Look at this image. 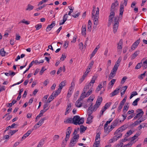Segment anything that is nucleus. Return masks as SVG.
<instances>
[{"mask_svg": "<svg viewBox=\"0 0 147 147\" xmlns=\"http://www.w3.org/2000/svg\"><path fill=\"white\" fill-rule=\"evenodd\" d=\"M99 8L97 7L96 9L95 6L93 7V9L92 12V18L93 19L94 25H97L98 23L99 18Z\"/></svg>", "mask_w": 147, "mask_h": 147, "instance_id": "obj_1", "label": "nucleus"}, {"mask_svg": "<svg viewBox=\"0 0 147 147\" xmlns=\"http://www.w3.org/2000/svg\"><path fill=\"white\" fill-rule=\"evenodd\" d=\"M128 127V125L125 124L118 128L114 132L115 136L118 139L121 138L122 136L121 133L125 130Z\"/></svg>", "mask_w": 147, "mask_h": 147, "instance_id": "obj_2", "label": "nucleus"}, {"mask_svg": "<svg viewBox=\"0 0 147 147\" xmlns=\"http://www.w3.org/2000/svg\"><path fill=\"white\" fill-rule=\"evenodd\" d=\"M84 122V118H80L78 115L74 116L73 118L72 123L75 125H80L83 124Z\"/></svg>", "mask_w": 147, "mask_h": 147, "instance_id": "obj_3", "label": "nucleus"}, {"mask_svg": "<svg viewBox=\"0 0 147 147\" xmlns=\"http://www.w3.org/2000/svg\"><path fill=\"white\" fill-rule=\"evenodd\" d=\"M119 17H115L114 18V19L112 23L113 24V32L115 33L118 29L119 25Z\"/></svg>", "mask_w": 147, "mask_h": 147, "instance_id": "obj_4", "label": "nucleus"}, {"mask_svg": "<svg viewBox=\"0 0 147 147\" xmlns=\"http://www.w3.org/2000/svg\"><path fill=\"white\" fill-rule=\"evenodd\" d=\"M79 138V134L74 136L71 140L70 143L69 144V147H73L78 142Z\"/></svg>", "mask_w": 147, "mask_h": 147, "instance_id": "obj_5", "label": "nucleus"}, {"mask_svg": "<svg viewBox=\"0 0 147 147\" xmlns=\"http://www.w3.org/2000/svg\"><path fill=\"white\" fill-rule=\"evenodd\" d=\"M102 100V98L101 97H98L96 100L95 104L94 107L93 106L92 110H97V108L99 107L100 105Z\"/></svg>", "mask_w": 147, "mask_h": 147, "instance_id": "obj_6", "label": "nucleus"}, {"mask_svg": "<svg viewBox=\"0 0 147 147\" xmlns=\"http://www.w3.org/2000/svg\"><path fill=\"white\" fill-rule=\"evenodd\" d=\"M115 10L110 9V13L109 15L108 18V26H109V25H110L112 23V22H113V19L115 17Z\"/></svg>", "mask_w": 147, "mask_h": 147, "instance_id": "obj_7", "label": "nucleus"}, {"mask_svg": "<svg viewBox=\"0 0 147 147\" xmlns=\"http://www.w3.org/2000/svg\"><path fill=\"white\" fill-rule=\"evenodd\" d=\"M59 94V91H58L56 90L55 92H53L47 100L48 102H50Z\"/></svg>", "mask_w": 147, "mask_h": 147, "instance_id": "obj_8", "label": "nucleus"}, {"mask_svg": "<svg viewBox=\"0 0 147 147\" xmlns=\"http://www.w3.org/2000/svg\"><path fill=\"white\" fill-rule=\"evenodd\" d=\"M95 98V96L93 94L91 95L90 97L88 99V102H90V107L88 108V110H92V109L93 108V107H92L93 103L92 102L94 100Z\"/></svg>", "mask_w": 147, "mask_h": 147, "instance_id": "obj_9", "label": "nucleus"}, {"mask_svg": "<svg viewBox=\"0 0 147 147\" xmlns=\"http://www.w3.org/2000/svg\"><path fill=\"white\" fill-rule=\"evenodd\" d=\"M121 123L119 122V119L118 118L116 119L112 123L111 125L110 130L111 131L116 126L120 124Z\"/></svg>", "mask_w": 147, "mask_h": 147, "instance_id": "obj_10", "label": "nucleus"}, {"mask_svg": "<svg viewBox=\"0 0 147 147\" xmlns=\"http://www.w3.org/2000/svg\"><path fill=\"white\" fill-rule=\"evenodd\" d=\"M126 97H125L121 102L120 103L118 107V110H121L122 108L125 103L126 101Z\"/></svg>", "mask_w": 147, "mask_h": 147, "instance_id": "obj_11", "label": "nucleus"}, {"mask_svg": "<svg viewBox=\"0 0 147 147\" xmlns=\"http://www.w3.org/2000/svg\"><path fill=\"white\" fill-rule=\"evenodd\" d=\"M66 83V81L65 80L63 81H62L61 83L60 84L59 86V88H58V90H56L57 91H59V93H60L61 90L62 88L65 86V85Z\"/></svg>", "mask_w": 147, "mask_h": 147, "instance_id": "obj_12", "label": "nucleus"}, {"mask_svg": "<svg viewBox=\"0 0 147 147\" xmlns=\"http://www.w3.org/2000/svg\"><path fill=\"white\" fill-rule=\"evenodd\" d=\"M117 71V70L114 69L113 68L110 74L109 79H112L115 76Z\"/></svg>", "mask_w": 147, "mask_h": 147, "instance_id": "obj_13", "label": "nucleus"}, {"mask_svg": "<svg viewBox=\"0 0 147 147\" xmlns=\"http://www.w3.org/2000/svg\"><path fill=\"white\" fill-rule=\"evenodd\" d=\"M140 43V40H138L136 41L133 44L131 47V49L132 50H134L138 46Z\"/></svg>", "mask_w": 147, "mask_h": 147, "instance_id": "obj_14", "label": "nucleus"}, {"mask_svg": "<svg viewBox=\"0 0 147 147\" xmlns=\"http://www.w3.org/2000/svg\"><path fill=\"white\" fill-rule=\"evenodd\" d=\"M119 5V3L116 0L114 3H113L112 4L111 9L115 10V7L118 6Z\"/></svg>", "mask_w": 147, "mask_h": 147, "instance_id": "obj_15", "label": "nucleus"}, {"mask_svg": "<svg viewBox=\"0 0 147 147\" xmlns=\"http://www.w3.org/2000/svg\"><path fill=\"white\" fill-rule=\"evenodd\" d=\"M86 25H83L82 29V35L85 36L86 35Z\"/></svg>", "mask_w": 147, "mask_h": 147, "instance_id": "obj_16", "label": "nucleus"}, {"mask_svg": "<svg viewBox=\"0 0 147 147\" xmlns=\"http://www.w3.org/2000/svg\"><path fill=\"white\" fill-rule=\"evenodd\" d=\"M126 116L123 115L119 116V118L118 119H119L120 123H121L122 122L126 119Z\"/></svg>", "mask_w": 147, "mask_h": 147, "instance_id": "obj_17", "label": "nucleus"}, {"mask_svg": "<svg viewBox=\"0 0 147 147\" xmlns=\"http://www.w3.org/2000/svg\"><path fill=\"white\" fill-rule=\"evenodd\" d=\"M111 104V102H109L106 103L105 106L103 107L102 110H106L110 107Z\"/></svg>", "mask_w": 147, "mask_h": 147, "instance_id": "obj_18", "label": "nucleus"}, {"mask_svg": "<svg viewBox=\"0 0 147 147\" xmlns=\"http://www.w3.org/2000/svg\"><path fill=\"white\" fill-rule=\"evenodd\" d=\"M119 88H117L112 92L111 93V94H110L111 96V97H112V96H113L117 94L119 92Z\"/></svg>", "mask_w": 147, "mask_h": 147, "instance_id": "obj_19", "label": "nucleus"}, {"mask_svg": "<svg viewBox=\"0 0 147 147\" xmlns=\"http://www.w3.org/2000/svg\"><path fill=\"white\" fill-rule=\"evenodd\" d=\"M124 11V6L123 4H121L120 8L119 16L122 17Z\"/></svg>", "mask_w": 147, "mask_h": 147, "instance_id": "obj_20", "label": "nucleus"}, {"mask_svg": "<svg viewBox=\"0 0 147 147\" xmlns=\"http://www.w3.org/2000/svg\"><path fill=\"white\" fill-rule=\"evenodd\" d=\"M86 97H87L86 94V92L83 90V92L82 94L79 99H80V100H82Z\"/></svg>", "mask_w": 147, "mask_h": 147, "instance_id": "obj_21", "label": "nucleus"}, {"mask_svg": "<svg viewBox=\"0 0 147 147\" xmlns=\"http://www.w3.org/2000/svg\"><path fill=\"white\" fill-rule=\"evenodd\" d=\"M93 118V116H88L87 120L86 123L88 124L91 123L92 121V119Z\"/></svg>", "mask_w": 147, "mask_h": 147, "instance_id": "obj_22", "label": "nucleus"}, {"mask_svg": "<svg viewBox=\"0 0 147 147\" xmlns=\"http://www.w3.org/2000/svg\"><path fill=\"white\" fill-rule=\"evenodd\" d=\"M141 111L140 112L138 113L137 114L136 116L134 117L135 119H136L137 118H140L144 114V112L143 111Z\"/></svg>", "mask_w": 147, "mask_h": 147, "instance_id": "obj_23", "label": "nucleus"}, {"mask_svg": "<svg viewBox=\"0 0 147 147\" xmlns=\"http://www.w3.org/2000/svg\"><path fill=\"white\" fill-rule=\"evenodd\" d=\"M139 54V51H137L135 52L131 56V59H134L136 58Z\"/></svg>", "mask_w": 147, "mask_h": 147, "instance_id": "obj_24", "label": "nucleus"}, {"mask_svg": "<svg viewBox=\"0 0 147 147\" xmlns=\"http://www.w3.org/2000/svg\"><path fill=\"white\" fill-rule=\"evenodd\" d=\"M49 103L50 102H48V101L47 100L45 102L44 104L43 105V108L44 109H45V110H47L48 109L47 107L49 105Z\"/></svg>", "mask_w": 147, "mask_h": 147, "instance_id": "obj_25", "label": "nucleus"}, {"mask_svg": "<svg viewBox=\"0 0 147 147\" xmlns=\"http://www.w3.org/2000/svg\"><path fill=\"white\" fill-rule=\"evenodd\" d=\"M92 23L90 20H89L88 24V31H91L92 29Z\"/></svg>", "mask_w": 147, "mask_h": 147, "instance_id": "obj_26", "label": "nucleus"}, {"mask_svg": "<svg viewBox=\"0 0 147 147\" xmlns=\"http://www.w3.org/2000/svg\"><path fill=\"white\" fill-rule=\"evenodd\" d=\"M127 88V86H125L123 87V89L121 91V96L125 94Z\"/></svg>", "mask_w": 147, "mask_h": 147, "instance_id": "obj_27", "label": "nucleus"}, {"mask_svg": "<svg viewBox=\"0 0 147 147\" xmlns=\"http://www.w3.org/2000/svg\"><path fill=\"white\" fill-rule=\"evenodd\" d=\"M145 59V58H143L142 60V61L140 63H138L136 65V67H135V69H138L141 67V65H142V61L143 60Z\"/></svg>", "mask_w": 147, "mask_h": 147, "instance_id": "obj_28", "label": "nucleus"}, {"mask_svg": "<svg viewBox=\"0 0 147 147\" xmlns=\"http://www.w3.org/2000/svg\"><path fill=\"white\" fill-rule=\"evenodd\" d=\"M34 8V7L33 6L29 4L28 5L27 8L26 9V11H30L33 9Z\"/></svg>", "mask_w": 147, "mask_h": 147, "instance_id": "obj_29", "label": "nucleus"}, {"mask_svg": "<svg viewBox=\"0 0 147 147\" xmlns=\"http://www.w3.org/2000/svg\"><path fill=\"white\" fill-rule=\"evenodd\" d=\"M97 77L98 76L96 75L92 77L91 80L90 82V84H93L95 82V80L97 79Z\"/></svg>", "mask_w": 147, "mask_h": 147, "instance_id": "obj_30", "label": "nucleus"}, {"mask_svg": "<svg viewBox=\"0 0 147 147\" xmlns=\"http://www.w3.org/2000/svg\"><path fill=\"white\" fill-rule=\"evenodd\" d=\"M118 140V139L114 136L113 138H112L109 140V143H112L115 141H116Z\"/></svg>", "mask_w": 147, "mask_h": 147, "instance_id": "obj_31", "label": "nucleus"}, {"mask_svg": "<svg viewBox=\"0 0 147 147\" xmlns=\"http://www.w3.org/2000/svg\"><path fill=\"white\" fill-rule=\"evenodd\" d=\"M45 111H41L40 113L37 116L36 118V121H37V120L40 117L43 115V114L45 112Z\"/></svg>", "mask_w": 147, "mask_h": 147, "instance_id": "obj_32", "label": "nucleus"}, {"mask_svg": "<svg viewBox=\"0 0 147 147\" xmlns=\"http://www.w3.org/2000/svg\"><path fill=\"white\" fill-rule=\"evenodd\" d=\"M80 99L77 100L76 102L75 105L76 107H80L82 106V104L81 102L80 101Z\"/></svg>", "mask_w": 147, "mask_h": 147, "instance_id": "obj_33", "label": "nucleus"}, {"mask_svg": "<svg viewBox=\"0 0 147 147\" xmlns=\"http://www.w3.org/2000/svg\"><path fill=\"white\" fill-rule=\"evenodd\" d=\"M116 80L114 79H112L111 81L109 83V85L110 86H111V88H112V86H113L114 84L116 82Z\"/></svg>", "mask_w": 147, "mask_h": 147, "instance_id": "obj_34", "label": "nucleus"}, {"mask_svg": "<svg viewBox=\"0 0 147 147\" xmlns=\"http://www.w3.org/2000/svg\"><path fill=\"white\" fill-rule=\"evenodd\" d=\"M47 117H45L41 119L38 122L40 123V126H41L43 123L44 121L47 119Z\"/></svg>", "mask_w": 147, "mask_h": 147, "instance_id": "obj_35", "label": "nucleus"}, {"mask_svg": "<svg viewBox=\"0 0 147 147\" xmlns=\"http://www.w3.org/2000/svg\"><path fill=\"white\" fill-rule=\"evenodd\" d=\"M100 134L99 133L97 134L96 136L95 141L100 142Z\"/></svg>", "mask_w": 147, "mask_h": 147, "instance_id": "obj_36", "label": "nucleus"}, {"mask_svg": "<svg viewBox=\"0 0 147 147\" xmlns=\"http://www.w3.org/2000/svg\"><path fill=\"white\" fill-rule=\"evenodd\" d=\"M0 53L1 56L3 57L5 56L6 52L4 51V48L1 49L0 51Z\"/></svg>", "mask_w": 147, "mask_h": 147, "instance_id": "obj_37", "label": "nucleus"}, {"mask_svg": "<svg viewBox=\"0 0 147 147\" xmlns=\"http://www.w3.org/2000/svg\"><path fill=\"white\" fill-rule=\"evenodd\" d=\"M86 127L83 126H81L80 128V132L82 133L86 129Z\"/></svg>", "mask_w": 147, "mask_h": 147, "instance_id": "obj_38", "label": "nucleus"}, {"mask_svg": "<svg viewBox=\"0 0 147 147\" xmlns=\"http://www.w3.org/2000/svg\"><path fill=\"white\" fill-rule=\"evenodd\" d=\"M142 65L144 69H146L147 67V59L143 62Z\"/></svg>", "mask_w": 147, "mask_h": 147, "instance_id": "obj_39", "label": "nucleus"}, {"mask_svg": "<svg viewBox=\"0 0 147 147\" xmlns=\"http://www.w3.org/2000/svg\"><path fill=\"white\" fill-rule=\"evenodd\" d=\"M73 119L72 118H69L64 121L65 123H72Z\"/></svg>", "mask_w": 147, "mask_h": 147, "instance_id": "obj_40", "label": "nucleus"}, {"mask_svg": "<svg viewBox=\"0 0 147 147\" xmlns=\"http://www.w3.org/2000/svg\"><path fill=\"white\" fill-rule=\"evenodd\" d=\"M68 8L70 10L69 12L68 15L69 16H71V13L73 12V10L74 9V8L71 6H69L68 7Z\"/></svg>", "mask_w": 147, "mask_h": 147, "instance_id": "obj_41", "label": "nucleus"}, {"mask_svg": "<svg viewBox=\"0 0 147 147\" xmlns=\"http://www.w3.org/2000/svg\"><path fill=\"white\" fill-rule=\"evenodd\" d=\"M120 65V63L116 62L113 68L115 70H117L118 67Z\"/></svg>", "mask_w": 147, "mask_h": 147, "instance_id": "obj_42", "label": "nucleus"}, {"mask_svg": "<svg viewBox=\"0 0 147 147\" xmlns=\"http://www.w3.org/2000/svg\"><path fill=\"white\" fill-rule=\"evenodd\" d=\"M129 103L126 102L125 105L123 110H127L129 108Z\"/></svg>", "mask_w": 147, "mask_h": 147, "instance_id": "obj_43", "label": "nucleus"}, {"mask_svg": "<svg viewBox=\"0 0 147 147\" xmlns=\"http://www.w3.org/2000/svg\"><path fill=\"white\" fill-rule=\"evenodd\" d=\"M42 25L41 24H39L35 26V27L36 28V30H37L40 29L42 28Z\"/></svg>", "mask_w": 147, "mask_h": 147, "instance_id": "obj_44", "label": "nucleus"}, {"mask_svg": "<svg viewBox=\"0 0 147 147\" xmlns=\"http://www.w3.org/2000/svg\"><path fill=\"white\" fill-rule=\"evenodd\" d=\"M71 128L70 127H68L67 129L66 132V134H69L70 135L71 132Z\"/></svg>", "mask_w": 147, "mask_h": 147, "instance_id": "obj_45", "label": "nucleus"}, {"mask_svg": "<svg viewBox=\"0 0 147 147\" xmlns=\"http://www.w3.org/2000/svg\"><path fill=\"white\" fill-rule=\"evenodd\" d=\"M133 144L132 141H130L127 144L125 145L123 147H131Z\"/></svg>", "mask_w": 147, "mask_h": 147, "instance_id": "obj_46", "label": "nucleus"}, {"mask_svg": "<svg viewBox=\"0 0 147 147\" xmlns=\"http://www.w3.org/2000/svg\"><path fill=\"white\" fill-rule=\"evenodd\" d=\"M138 93L136 91H134L132 92V94L131 95L129 98L130 99L133 96L138 95Z\"/></svg>", "mask_w": 147, "mask_h": 147, "instance_id": "obj_47", "label": "nucleus"}, {"mask_svg": "<svg viewBox=\"0 0 147 147\" xmlns=\"http://www.w3.org/2000/svg\"><path fill=\"white\" fill-rule=\"evenodd\" d=\"M142 122V121H139L138 120H137L134 123H133L132 124L133 126H135L137 125H138V124Z\"/></svg>", "mask_w": 147, "mask_h": 147, "instance_id": "obj_48", "label": "nucleus"}, {"mask_svg": "<svg viewBox=\"0 0 147 147\" xmlns=\"http://www.w3.org/2000/svg\"><path fill=\"white\" fill-rule=\"evenodd\" d=\"M32 132L30 130H29L24 135V137H25L26 138L30 134H31Z\"/></svg>", "mask_w": 147, "mask_h": 147, "instance_id": "obj_49", "label": "nucleus"}, {"mask_svg": "<svg viewBox=\"0 0 147 147\" xmlns=\"http://www.w3.org/2000/svg\"><path fill=\"white\" fill-rule=\"evenodd\" d=\"M100 142H95L93 144V147H100Z\"/></svg>", "mask_w": 147, "mask_h": 147, "instance_id": "obj_50", "label": "nucleus"}, {"mask_svg": "<svg viewBox=\"0 0 147 147\" xmlns=\"http://www.w3.org/2000/svg\"><path fill=\"white\" fill-rule=\"evenodd\" d=\"M93 91V89L92 88H90L88 92L87 93L86 95L87 97L89 95L91 94L92 93V91Z\"/></svg>", "mask_w": 147, "mask_h": 147, "instance_id": "obj_51", "label": "nucleus"}, {"mask_svg": "<svg viewBox=\"0 0 147 147\" xmlns=\"http://www.w3.org/2000/svg\"><path fill=\"white\" fill-rule=\"evenodd\" d=\"M47 5V4H44L42 6H41L39 7H38L36 9V10L37 11H39V10L41 9H42L43 8L45 7Z\"/></svg>", "mask_w": 147, "mask_h": 147, "instance_id": "obj_52", "label": "nucleus"}, {"mask_svg": "<svg viewBox=\"0 0 147 147\" xmlns=\"http://www.w3.org/2000/svg\"><path fill=\"white\" fill-rule=\"evenodd\" d=\"M122 48V46L117 45V51L119 53H121V52Z\"/></svg>", "mask_w": 147, "mask_h": 147, "instance_id": "obj_53", "label": "nucleus"}, {"mask_svg": "<svg viewBox=\"0 0 147 147\" xmlns=\"http://www.w3.org/2000/svg\"><path fill=\"white\" fill-rule=\"evenodd\" d=\"M45 141V139H42L38 143V144L41 146H42L44 144V143Z\"/></svg>", "mask_w": 147, "mask_h": 147, "instance_id": "obj_54", "label": "nucleus"}, {"mask_svg": "<svg viewBox=\"0 0 147 147\" xmlns=\"http://www.w3.org/2000/svg\"><path fill=\"white\" fill-rule=\"evenodd\" d=\"M71 107V103L69 102L68 103L66 108V110H69Z\"/></svg>", "mask_w": 147, "mask_h": 147, "instance_id": "obj_55", "label": "nucleus"}, {"mask_svg": "<svg viewBox=\"0 0 147 147\" xmlns=\"http://www.w3.org/2000/svg\"><path fill=\"white\" fill-rule=\"evenodd\" d=\"M59 138V136L58 135H55L53 137V140L54 141H55L58 140Z\"/></svg>", "mask_w": 147, "mask_h": 147, "instance_id": "obj_56", "label": "nucleus"}, {"mask_svg": "<svg viewBox=\"0 0 147 147\" xmlns=\"http://www.w3.org/2000/svg\"><path fill=\"white\" fill-rule=\"evenodd\" d=\"M102 88L101 84H99L96 88V91L97 92H98Z\"/></svg>", "mask_w": 147, "mask_h": 147, "instance_id": "obj_57", "label": "nucleus"}, {"mask_svg": "<svg viewBox=\"0 0 147 147\" xmlns=\"http://www.w3.org/2000/svg\"><path fill=\"white\" fill-rule=\"evenodd\" d=\"M94 63V62L93 61H92L89 64L88 68H89L90 69H91L92 68V67Z\"/></svg>", "mask_w": 147, "mask_h": 147, "instance_id": "obj_58", "label": "nucleus"}, {"mask_svg": "<svg viewBox=\"0 0 147 147\" xmlns=\"http://www.w3.org/2000/svg\"><path fill=\"white\" fill-rule=\"evenodd\" d=\"M66 55L65 54H63L62 55V56L60 58L61 60L62 61H63L66 58Z\"/></svg>", "mask_w": 147, "mask_h": 147, "instance_id": "obj_59", "label": "nucleus"}, {"mask_svg": "<svg viewBox=\"0 0 147 147\" xmlns=\"http://www.w3.org/2000/svg\"><path fill=\"white\" fill-rule=\"evenodd\" d=\"M119 103V101H117L114 104L112 108V110L114 109L115 108H116L117 105H118Z\"/></svg>", "mask_w": 147, "mask_h": 147, "instance_id": "obj_60", "label": "nucleus"}, {"mask_svg": "<svg viewBox=\"0 0 147 147\" xmlns=\"http://www.w3.org/2000/svg\"><path fill=\"white\" fill-rule=\"evenodd\" d=\"M18 131V130H10L9 131V134H11V135H12L13 134L16 133V132H17Z\"/></svg>", "mask_w": 147, "mask_h": 147, "instance_id": "obj_61", "label": "nucleus"}, {"mask_svg": "<svg viewBox=\"0 0 147 147\" xmlns=\"http://www.w3.org/2000/svg\"><path fill=\"white\" fill-rule=\"evenodd\" d=\"M146 72H145L144 73L141 74L139 77L138 78L141 80H142L143 79V77L145 76V75Z\"/></svg>", "mask_w": 147, "mask_h": 147, "instance_id": "obj_62", "label": "nucleus"}, {"mask_svg": "<svg viewBox=\"0 0 147 147\" xmlns=\"http://www.w3.org/2000/svg\"><path fill=\"white\" fill-rule=\"evenodd\" d=\"M90 88L89 87V85H86L84 88L83 90L86 92L88 90L90 89Z\"/></svg>", "mask_w": 147, "mask_h": 147, "instance_id": "obj_63", "label": "nucleus"}, {"mask_svg": "<svg viewBox=\"0 0 147 147\" xmlns=\"http://www.w3.org/2000/svg\"><path fill=\"white\" fill-rule=\"evenodd\" d=\"M98 50V48L97 47H96L91 54V55L92 56H93L95 55V54L96 53L97 51Z\"/></svg>", "mask_w": 147, "mask_h": 147, "instance_id": "obj_64", "label": "nucleus"}]
</instances>
